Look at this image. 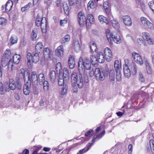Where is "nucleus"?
Returning a JSON list of instances; mask_svg holds the SVG:
<instances>
[{
  "mask_svg": "<svg viewBox=\"0 0 154 154\" xmlns=\"http://www.w3.org/2000/svg\"><path fill=\"white\" fill-rule=\"evenodd\" d=\"M53 51L48 48H45L44 51V56L45 58L51 60L53 57Z\"/></svg>",
  "mask_w": 154,
  "mask_h": 154,
  "instance_id": "12",
  "label": "nucleus"
},
{
  "mask_svg": "<svg viewBox=\"0 0 154 154\" xmlns=\"http://www.w3.org/2000/svg\"><path fill=\"white\" fill-rule=\"evenodd\" d=\"M140 21L142 24L144 26L149 20L146 18L142 17L140 18Z\"/></svg>",
  "mask_w": 154,
  "mask_h": 154,
  "instance_id": "50",
  "label": "nucleus"
},
{
  "mask_svg": "<svg viewBox=\"0 0 154 154\" xmlns=\"http://www.w3.org/2000/svg\"><path fill=\"white\" fill-rule=\"evenodd\" d=\"M11 54L10 50L9 49H7L5 51V54L3 56H5V57L9 58L11 57Z\"/></svg>",
  "mask_w": 154,
  "mask_h": 154,
  "instance_id": "45",
  "label": "nucleus"
},
{
  "mask_svg": "<svg viewBox=\"0 0 154 154\" xmlns=\"http://www.w3.org/2000/svg\"><path fill=\"white\" fill-rule=\"evenodd\" d=\"M20 75V77L21 78H23L24 79H25L26 75L28 74V72L26 71H25L23 69H21L19 71Z\"/></svg>",
  "mask_w": 154,
  "mask_h": 154,
  "instance_id": "40",
  "label": "nucleus"
},
{
  "mask_svg": "<svg viewBox=\"0 0 154 154\" xmlns=\"http://www.w3.org/2000/svg\"><path fill=\"white\" fill-rule=\"evenodd\" d=\"M105 134V131H103L102 132H101L99 135H95L93 137L94 139L92 140V142L94 143L95 142L94 139H96L97 138L98 139H100L103 137Z\"/></svg>",
  "mask_w": 154,
  "mask_h": 154,
  "instance_id": "38",
  "label": "nucleus"
},
{
  "mask_svg": "<svg viewBox=\"0 0 154 154\" xmlns=\"http://www.w3.org/2000/svg\"><path fill=\"white\" fill-rule=\"evenodd\" d=\"M123 23L124 24L128 26H130L132 25V22L131 18L128 15L124 16L122 17Z\"/></svg>",
  "mask_w": 154,
  "mask_h": 154,
  "instance_id": "15",
  "label": "nucleus"
},
{
  "mask_svg": "<svg viewBox=\"0 0 154 154\" xmlns=\"http://www.w3.org/2000/svg\"><path fill=\"white\" fill-rule=\"evenodd\" d=\"M28 75V79L30 80L31 83V82L32 84L35 85H37L38 83V76L36 72L35 71H33L30 75Z\"/></svg>",
  "mask_w": 154,
  "mask_h": 154,
  "instance_id": "9",
  "label": "nucleus"
},
{
  "mask_svg": "<svg viewBox=\"0 0 154 154\" xmlns=\"http://www.w3.org/2000/svg\"><path fill=\"white\" fill-rule=\"evenodd\" d=\"M35 24L37 26L41 27L42 32L43 33H45L46 32L47 23L46 17H43L42 18L38 15L36 19Z\"/></svg>",
  "mask_w": 154,
  "mask_h": 154,
  "instance_id": "3",
  "label": "nucleus"
},
{
  "mask_svg": "<svg viewBox=\"0 0 154 154\" xmlns=\"http://www.w3.org/2000/svg\"><path fill=\"white\" fill-rule=\"evenodd\" d=\"M42 147V146L40 145H38L37 146L34 147V150L32 154H38L37 152L38 151L40 150Z\"/></svg>",
  "mask_w": 154,
  "mask_h": 154,
  "instance_id": "47",
  "label": "nucleus"
},
{
  "mask_svg": "<svg viewBox=\"0 0 154 154\" xmlns=\"http://www.w3.org/2000/svg\"><path fill=\"white\" fill-rule=\"evenodd\" d=\"M107 38L109 42L111 43L112 42V39L113 37V35L112 33L108 29L106 31Z\"/></svg>",
  "mask_w": 154,
  "mask_h": 154,
  "instance_id": "27",
  "label": "nucleus"
},
{
  "mask_svg": "<svg viewBox=\"0 0 154 154\" xmlns=\"http://www.w3.org/2000/svg\"><path fill=\"white\" fill-rule=\"evenodd\" d=\"M109 74L110 79L112 81H114L115 79V73L114 69H111L110 70Z\"/></svg>",
  "mask_w": 154,
  "mask_h": 154,
  "instance_id": "42",
  "label": "nucleus"
},
{
  "mask_svg": "<svg viewBox=\"0 0 154 154\" xmlns=\"http://www.w3.org/2000/svg\"><path fill=\"white\" fill-rule=\"evenodd\" d=\"M31 87V84L30 82H27L23 86V90L24 94L26 95H28L30 92V89Z\"/></svg>",
  "mask_w": 154,
  "mask_h": 154,
  "instance_id": "17",
  "label": "nucleus"
},
{
  "mask_svg": "<svg viewBox=\"0 0 154 154\" xmlns=\"http://www.w3.org/2000/svg\"><path fill=\"white\" fill-rule=\"evenodd\" d=\"M90 59L92 64L95 65L98 63L97 57H96L95 56L93 55L91 56Z\"/></svg>",
  "mask_w": 154,
  "mask_h": 154,
  "instance_id": "37",
  "label": "nucleus"
},
{
  "mask_svg": "<svg viewBox=\"0 0 154 154\" xmlns=\"http://www.w3.org/2000/svg\"><path fill=\"white\" fill-rule=\"evenodd\" d=\"M95 75L97 80L103 81L105 79L106 74L104 71L101 70L99 68H97L95 70Z\"/></svg>",
  "mask_w": 154,
  "mask_h": 154,
  "instance_id": "5",
  "label": "nucleus"
},
{
  "mask_svg": "<svg viewBox=\"0 0 154 154\" xmlns=\"http://www.w3.org/2000/svg\"><path fill=\"white\" fill-rule=\"evenodd\" d=\"M5 92L4 88L2 83L0 82V94H3Z\"/></svg>",
  "mask_w": 154,
  "mask_h": 154,
  "instance_id": "51",
  "label": "nucleus"
},
{
  "mask_svg": "<svg viewBox=\"0 0 154 154\" xmlns=\"http://www.w3.org/2000/svg\"><path fill=\"white\" fill-rule=\"evenodd\" d=\"M87 23L93 24L94 21V19L93 16L91 14H88L87 16Z\"/></svg>",
  "mask_w": 154,
  "mask_h": 154,
  "instance_id": "33",
  "label": "nucleus"
},
{
  "mask_svg": "<svg viewBox=\"0 0 154 154\" xmlns=\"http://www.w3.org/2000/svg\"><path fill=\"white\" fill-rule=\"evenodd\" d=\"M144 26L147 28L151 29H153L154 28V26L153 24L151 23L149 20L147 22Z\"/></svg>",
  "mask_w": 154,
  "mask_h": 154,
  "instance_id": "44",
  "label": "nucleus"
},
{
  "mask_svg": "<svg viewBox=\"0 0 154 154\" xmlns=\"http://www.w3.org/2000/svg\"><path fill=\"white\" fill-rule=\"evenodd\" d=\"M18 38L17 36L14 35H12L10 39V42L11 45H13L17 42Z\"/></svg>",
  "mask_w": 154,
  "mask_h": 154,
  "instance_id": "31",
  "label": "nucleus"
},
{
  "mask_svg": "<svg viewBox=\"0 0 154 154\" xmlns=\"http://www.w3.org/2000/svg\"><path fill=\"white\" fill-rule=\"evenodd\" d=\"M63 7L65 13L67 14V4L66 2H64L63 4Z\"/></svg>",
  "mask_w": 154,
  "mask_h": 154,
  "instance_id": "56",
  "label": "nucleus"
},
{
  "mask_svg": "<svg viewBox=\"0 0 154 154\" xmlns=\"http://www.w3.org/2000/svg\"><path fill=\"white\" fill-rule=\"evenodd\" d=\"M154 139H151L150 140V146L151 151L154 154V133L152 134Z\"/></svg>",
  "mask_w": 154,
  "mask_h": 154,
  "instance_id": "43",
  "label": "nucleus"
},
{
  "mask_svg": "<svg viewBox=\"0 0 154 154\" xmlns=\"http://www.w3.org/2000/svg\"><path fill=\"white\" fill-rule=\"evenodd\" d=\"M114 67L116 72L121 71V65L118 60H116L114 64Z\"/></svg>",
  "mask_w": 154,
  "mask_h": 154,
  "instance_id": "25",
  "label": "nucleus"
},
{
  "mask_svg": "<svg viewBox=\"0 0 154 154\" xmlns=\"http://www.w3.org/2000/svg\"><path fill=\"white\" fill-rule=\"evenodd\" d=\"M64 50L63 46L60 45L55 50L56 55L59 57H62L63 55Z\"/></svg>",
  "mask_w": 154,
  "mask_h": 154,
  "instance_id": "18",
  "label": "nucleus"
},
{
  "mask_svg": "<svg viewBox=\"0 0 154 154\" xmlns=\"http://www.w3.org/2000/svg\"><path fill=\"white\" fill-rule=\"evenodd\" d=\"M103 6L107 15L109 16L111 15V13L109 9V2L107 1L104 2L103 3Z\"/></svg>",
  "mask_w": 154,
  "mask_h": 154,
  "instance_id": "30",
  "label": "nucleus"
},
{
  "mask_svg": "<svg viewBox=\"0 0 154 154\" xmlns=\"http://www.w3.org/2000/svg\"><path fill=\"white\" fill-rule=\"evenodd\" d=\"M83 74L81 72L79 73H77L73 72L71 76V82L72 86L75 85V84H77L78 86L80 88H82L84 85L83 79Z\"/></svg>",
  "mask_w": 154,
  "mask_h": 154,
  "instance_id": "1",
  "label": "nucleus"
},
{
  "mask_svg": "<svg viewBox=\"0 0 154 154\" xmlns=\"http://www.w3.org/2000/svg\"><path fill=\"white\" fill-rule=\"evenodd\" d=\"M131 55L134 61L137 64L141 66L143 64V61L140 54L135 52H133L131 53Z\"/></svg>",
  "mask_w": 154,
  "mask_h": 154,
  "instance_id": "10",
  "label": "nucleus"
},
{
  "mask_svg": "<svg viewBox=\"0 0 154 154\" xmlns=\"http://www.w3.org/2000/svg\"><path fill=\"white\" fill-rule=\"evenodd\" d=\"M9 59V58L5 57V56H2L1 60V64L3 67H5L7 66Z\"/></svg>",
  "mask_w": 154,
  "mask_h": 154,
  "instance_id": "36",
  "label": "nucleus"
},
{
  "mask_svg": "<svg viewBox=\"0 0 154 154\" xmlns=\"http://www.w3.org/2000/svg\"><path fill=\"white\" fill-rule=\"evenodd\" d=\"M9 86L11 89L12 90H14L16 88L20 90L22 88L21 84L18 81H15L13 79H9Z\"/></svg>",
  "mask_w": 154,
  "mask_h": 154,
  "instance_id": "6",
  "label": "nucleus"
},
{
  "mask_svg": "<svg viewBox=\"0 0 154 154\" xmlns=\"http://www.w3.org/2000/svg\"><path fill=\"white\" fill-rule=\"evenodd\" d=\"M129 66H123V71L125 76L127 78L129 79L131 77V71L130 70Z\"/></svg>",
  "mask_w": 154,
  "mask_h": 154,
  "instance_id": "19",
  "label": "nucleus"
},
{
  "mask_svg": "<svg viewBox=\"0 0 154 154\" xmlns=\"http://www.w3.org/2000/svg\"><path fill=\"white\" fill-rule=\"evenodd\" d=\"M43 85V89L45 92L47 91L49 88V85L48 82L47 81L43 82L42 84Z\"/></svg>",
  "mask_w": 154,
  "mask_h": 154,
  "instance_id": "41",
  "label": "nucleus"
},
{
  "mask_svg": "<svg viewBox=\"0 0 154 154\" xmlns=\"http://www.w3.org/2000/svg\"><path fill=\"white\" fill-rule=\"evenodd\" d=\"M139 80L141 82H143L145 81V79L142 74L141 72H140L139 74Z\"/></svg>",
  "mask_w": 154,
  "mask_h": 154,
  "instance_id": "53",
  "label": "nucleus"
},
{
  "mask_svg": "<svg viewBox=\"0 0 154 154\" xmlns=\"http://www.w3.org/2000/svg\"><path fill=\"white\" fill-rule=\"evenodd\" d=\"M88 8L89 9H93L95 8V5L94 2L92 1H90L88 4Z\"/></svg>",
  "mask_w": 154,
  "mask_h": 154,
  "instance_id": "48",
  "label": "nucleus"
},
{
  "mask_svg": "<svg viewBox=\"0 0 154 154\" xmlns=\"http://www.w3.org/2000/svg\"><path fill=\"white\" fill-rule=\"evenodd\" d=\"M104 54L106 60L108 62L111 61L112 59V54L111 50L108 47L106 48L104 50Z\"/></svg>",
  "mask_w": 154,
  "mask_h": 154,
  "instance_id": "13",
  "label": "nucleus"
},
{
  "mask_svg": "<svg viewBox=\"0 0 154 154\" xmlns=\"http://www.w3.org/2000/svg\"><path fill=\"white\" fill-rule=\"evenodd\" d=\"M133 146L132 145L130 144L128 146V154H132Z\"/></svg>",
  "mask_w": 154,
  "mask_h": 154,
  "instance_id": "61",
  "label": "nucleus"
},
{
  "mask_svg": "<svg viewBox=\"0 0 154 154\" xmlns=\"http://www.w3.org/2000/svg\"><path fill=\"white\" fill-rule=\"evenodd\" d=\"M76 6L78 8H81L82 1L81 0H76Z\"/></svg>",
  "mask_w": 154,
  "mask_h": 154,
  "instance_id": "63",
  "label": "nucleus"
},
{
  "mask_svg": "<svg viewBox=\"0 0 154 154\" xmlns=\"http://www.w3.org/2000/svg\"><path fill=\"white\" fill-rule=\"evenodd\" d=\"M94 143L92 142V143H89L87 145L86 147L85 148H84L85 149V152H87L88 151L90 148L91 146L92 145V144Z\"/></svg>",
  "mask_w": 154,
  "mask_h": 154,
  "instance_id": "60",
  "label": "nucleus"
},
{
  "mask_svg": "<svg viewBox=\"0 0 154 154\" xmlns=\"http://www.w3.org/2000/svg\"><path fill=\"white\" fill-rule=\"evenodd\" d=\"M27 64L28 66L31 65V61L32 63H35L39 60V57L38 53H36L35 54H32L28 52L27 55Z\"/></svg>",
  "mask_w": 154,
  "mask_h": 154,
  "instance_id": "4",
  "label": "nucleus"
},
{
  "mask_svg": "<svg viewBox=\"0 0 154 154\" xmlns=\"http://www.w3.org/2000/svg\"><path fill=\"white\" fill-rule=\"evenodd\" d=\"M7 20L4 17H1L0 18V25H5L6 23Z\"/></svg>",
  "mask_w": 154,
  "mask_h": 154,
  "instance_id": "52",
  "label": "nucleus"
},
{
  "mask_svg": "<svg viewBox=\"0 0 154 154\" xmlns=\"http://www.w3.org/2000/svg\"><path fill=\"white\" fill-rule=\"evenodd\" d=\"M67 91V85H66L63 86L61 90L62 94L63 95H65L66 94Z\"/></svg>",
  "mask_w": 154,
  "mask_h": 154,
  "instance_id": "46",
  "label": "nucleus"
},
{
  "mask_svg": "<svg viewBox=\"0 0 154 154\" xmlns=\"http://www.w3.org/2000/svg\"><path fill=\"white\" fill-rule=\"evenodd\" d=\"M45 79L44 74L42 73H40L38 76V80L40 85H42L43 82L45 81Z\"/></svg>",
  "mask_w": 154,
  "mask_h": 154,
  "instance_id": "32",
  "label": "nucleus"
},
{
  "mask_svg": "<svg viewBox=\"0 0 154 154\" xmlns=\"http://www.w3.org/2000/svg\"><path fill=\"white\" fill-rule=\"evenodd\" d=\"M71 48L77 52H79L80 50V45L79 41L77 39L73 40L71 44Z\"/></svg>",
  "mask_w": 154,
  "mask_h": 154,
  "instance_id": "11",
  "label": "nucleus"
},
{
  "mask_svg": "<svg viewBox=\"0 0 154 154\" xmlns=\"http://www.w3.org/2000/svg\"><path fill=\"white\" fill-rule=\"evenodd\" d=\"M90 70L89 72V74L91 77H92L94 75H95V70L94 71L93 69L91 70V69Z\"/></svg>",
  "mask_w": 154,
  "mask_h": 154,
  "instance_id": "64",
  "label": "nucleus"
},
{
  "mask_svg": "<svg viewBox=\"0 0 154 154\" xmlns=\"http://www.w3.org/2000/svg\"><path fill=\"white\" fill-rule=\"evenodd\" d=\"M50 79L51 81L54 83L56 79V75L55 72L54 70H52L50 73Z\"/></svg>",
  "mask_w": 154,
  "mask_h": 154,
  "instance_id": "29",
  "label": "nucleus"
},
{
  "mask_svg": "<svg viewBox=\"0 0 154 154\" xmlns=\"http://www.w3.org/2000/svg\"><path fill=\"white\" fill-rule=\"evenodd\" d=\"M43 47V45L42 42H39L37 43L36 45L35 48L36 53H40Z\"/></svg>",
  "mask_w": 154,
  "mask_h": 154,
  "instance_id": "26",
  "label": "nucleus"
},
{
  "mask_svg": "<svg viewBox=\"0 0 154 154\" xmlns=\"http://www.w3.org/2000/svg\"><path fill=\"white\" fill-rule=\"evenodd\" d=\"M79 72L83 74L85 69L90 70L91 67V63L88 59L86 58L83 60L82 57H81L78 63Z\"/></svg>",
  "mask_w": 154,
  "mask_h": 154,
  "instance_id": "2",
  "label": "nucleus"
},
{
  "mask_svg": "<svg viewBox=\"0 0 154 154\" xmlns=\"http://www.w3.org/2000/svg\"><path fill=\"white\" fill-rule=\"evenodd\" d=\"M111 23L113 27L117 30H119L120 27L119 22L116 20L113 19L111 20Z\"/></svg>",
  "mask_w": 154,
  "mask_h": 154,
  "instance_id": "28",
  "label": "nucleus"
},
{
  "mask_svg": "<svg viewBox=\"0 0 154 154\" xmlns=\"http://www.w3.org/2000/svg\"><path fill=\"white\" fill-rule=\"evenodd\" d=\"M13 1H12L9 0L8 1L5 5V11L6 12H9L13 6Z\"/></svg>",
  "mask_w": 154,
  "mask_h": 154,
  "instance_id": "22",
  "label": "nucleus"
},
{
  "mask_svg": "<svg viewBox=\"0 0 154 154\" xmlns=\"http://www.w3.org/2000/svg\"><path fill=\"white\" fill-rule=\"evenodd\" d=\"M131 69V72L133 75L136 74L137 70L138 69V67L135 63L134 62H131L129 66Z\"/></svg>",
  "mask_w": 154,
  "mask_h": 154,
  "instance_id": "20",
  "label": "nucleus"
},
{
  "mask_svg": "<svg viewBox=\"0 0 154 154\" xmlns=\"http://www.w3.org/2000/svg\"><path fill=\"white\" fill-rule=\"evenodd\" d=\"M98 19L100 22L102 23H105L107 25L109 23L108 19L103 15H99L98 17Z\"/></svg>",
  "mask_w": 154,
  "mask_h": 154,
  "instance_id": "23",
  "label": "nucleus"
},
{
  "mask_svg": "<svg viewBox=\"0 0 154 154\" xmlns=\"http://www.w3.org/2000/svg\"><path fill=\"white\" fill-rule=\"evenodd\" d=\"M68 63L69 68L70 69H73L75 64V57L73 55H70L68 60Z\"/></svg>",
  "mask_w": 154,
  "mask_h": 154,
  "instance_id": "16",
  "label": "nucleus"
},
{
  "mask_svg": "<svg viewBox=\"0 0 154 154\" xmlns=\"http://www.w3.org/2000/svg\"><path fill=\"white\" fill-rule=\"evenodd\" d=\"M116 72V78L118 81L119 82L121 79L122 75L121 71Z\"/></svg>",
  "mask_w": 154,
  "mask_h": 154,
  "instance_id": "49",
  "label": "nucleus"
},
{
  "mask_svg": "<svg viewBox=\"0 0 154 154\" xmlns=\"http://www.w3.org/2000/svg\"><path fill=\"white\" fill-rule=\"evenodd\" d=\"M21 56L20 55L15 54L13 56V60L14 63L16 64L19 63L20 61Z\"/></svg>",
  "mask_w": 154,
  "mask_h": 154,
  "instance_id": "24",
  "label": "nucleus"
},
{
  "mask_svg": "<svg viewBox=\"0 0 154 154\" xmlns=\"http://www.w3.org/2000/svg\"><path fill=\"white\" fill-rule=\"evenodd\" d=\"M32 34L31 37L32 40L33 41L35 40L37 37V34L36 33V31H35V30L32 31Z\"/></svg>",
  "mask_w": 154,
  "mask_h": 154,
  "instance_id": "57",
  "label": "nucleus"
},
{
  "mask_svg": "<svg viewBox=\"0 0 154 154\" xmlns=\"http://www.w3.org/2000/svg\"><path fill=\"white\" fill-rule=\"evenodd\" d=\"M67 21L66 19L63 20H61L60 22V25L61 26H63L65 24H66Z\"/></svg>",
  "mask_w": 154,
  "mask_h": 154,
  "instance_id": "62",
  "label": "nucleus"
},
{
  "mask_svg": "<svg viewBox=\"0 0 154 154\" xmlns=\"http://www.w3.org/2000/svg\"><path fill=\"white\" fill-rule=\"evenodd\" d=\"M13 60L12 59H11L9 60L8 63V68H11L12 69V66L13 64Z\"/></svg>",
  "mask_w": 154,
  "mask_h": 154,
  "instance_id": "55",
  "label": "nucleus"
},
{
  "mask_svg": "<svg viewBox=\"0 0 154 154\" xmlns=\"http://www.w3.org/2000/svg\"><path fill=\"white\" fill-rule=\"evenodd\" d=\"M145 63L147 73L149 74H151L152 72V70L150 66L149 61L147 60H146L145 61Z\"/></svg>",
  "mask_w": 154,
  "mask_h": 154,
  "instance_id": "35",
  "label": "nucleus"
},
{
  "mask_svg": "<svg viewBox=\"0 0 154 154\" xmlns=\"http://www.w3.org/2000/svg\"><path fill=\"white\" fill-rule=\"evenodd\" d=\"M56 70L57 71L60 70L61 69V64L60 62H58L57 63L56 65Z\"/></svg>",
  "mask_w": 154,
  "mask_h": 154,
  "instance_id": "59",
  "label": "nucleus"
},
{
  "mask_svg": "<svg viewBox=\"0 0 154 154\" xmlns=\"http://www.w3.org/2000/svg\"><path fill=\"white\" fill-rule=\"evenodd\" d=\"M117 44H119L122 42V40L120 36L119 35H116L113 36L112 40Z\"/></svg>",
  "mask_w": 154,
  "mask_h": 154,
  "instance_id": "34",
  "label": "nucleus"
},
{
  "mask_svg": "<svg viewBox=\"0 0 154 154\" xmlns=\"http://www.w3.org/2000/svg\"><path fill=\"white\" fill-rule=\"evenodd\" d=\"M125 64L124 66H130V64L131 63V62H133L131 61H130L128 59H125Z\"/></svg>",
  "mask_w": 154,
  "mask_h": 154,
  "instance_id": "58",
  "label": "nucleus"
},
{
  "mask_svg": "<svg viewBox=\"0 0 154 154\" xmlns=\"http://www.w3.org/2000/svg\"><path fill=\"white\" fill-rule=\"evenodd\" d=\"M78 21L81 26H82L87 24V19L84 13L81 11L79 12L78 14Z\"/></svg>",
  "mask_w": 154,
  "mask_h": 154,
  "instance_id": "8",
  "label": "nucleus"
},
{
  "mask_svg": "<svg viewBox=\"0 0 154 154\" xmlns=\"http://www.w3.org/2000/svg\"><path fill=\"white\" fill-rule=\"evenodd\" d=\"M90 48L91 52L94 53V52H97V47L96 45L94 43H91L90 45Z\"/></svg>",
  "mask_w": 154,
  "mask_h": 154,
  "instance_id": "39",
  "label": "nucleus"
},
{
  "mask_svg": "<svg viewBox=\"0 0 154 154\" xmlns=\"http://www.w3.org/2000/svg\"><path fill=\"white\" fill-rule=\"evenodd\" d=\"M67 69L65 67L63 69V79L60 78L58 80V83L60 86H65L67 85V81L66 79L67 76Z\"/></svg>",
  "mask_w": 154,
  "mask_h": 154,
  "instance_id": "7",
  "label": "nucleus"
},
{
  "mask_svg": "<svg viewBox=\"0 0 154 154\" xmlns=\"http://www.w3.org/2000/svg\"><path fill=\"white\" fill-rule=\"evenodd\" d=\"M143 37L144 40H146L147 42L149 44H153L154 41L150 37L149 33L146 32H143L142 33Z\"/></svg>",
  "mask_w": 154,
  "mask_h": 154,
  "instance_id": "14",
  "label": "nucleus"
},
{
  "mask_svg": "<svg viewBox=\"0 0 154 154\" xmlns=\"http://www.w3.org/2000/svg\"><path fill=\"white\" fill-rule=\"evenodd\" d=\"M97 59L98 62L100 63H103L104 62L105 58L103 54L101 52H99L97 55Z\"/></svg>",
  "mask_w": 154,
  "mask_h": 154,
  "instance_id": "21",
  "label": "nucleus"
},
{
  "mask_svg": "<svg viewBox=\"0 0 154 154\" xmlns=\"http://www.w3.org/2000/svg\"><path fill=\"white\" fill-rule=\"evenodd\" d=\"M148 4L150 8L154 13V2L153 1L150 2Z\"/></svg>",
  "mask_w": 154,
  "mask_h": 154,
  "instance_id": "54",
  "label": "nucleus"
}]
</instances>
